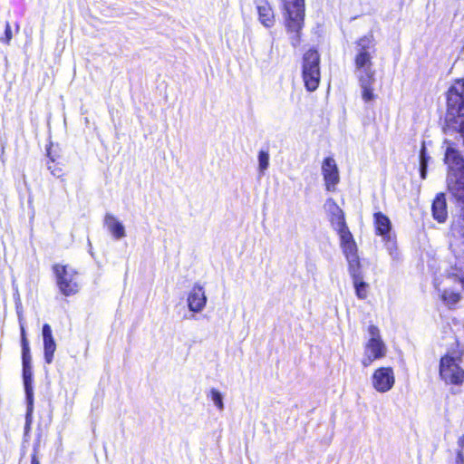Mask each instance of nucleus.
<instances>
[{
	"label": "nucleus",
	"instance_id": "423d86ee",
	"mask_svg": "<svg viewBox=\"0 0 464 464\" xmlns=\"http://www.w3.org/2000/svg\"><path fill=\"white\" fill-rule=\"evenodd\" d=\"M459 359L445 355L440 359V375L447 383L460 384L464 381V370L459 366Z\"/></svg>",
	"mask_w": 464,
	"mask_h": 464
},
{
	"label": "nucleus",
	"instance_id": "9d476101",
	"mask_svg": "<svg viewBox=\"0 0 464 464\" xmlns=\"http://www.w3.org/2000/svg\"><path fill=\"white\" fill-rule=\"evenodd\" d=\"M187 302L189 311L200 313L207 304L204 287L199 284H195L188 295Z\"/></svg>",
	"mask_w": 464,
	"mask_h": 464
},
{
	"label": "nucleus",
	"instance_id": "bb28decb",
	"mask_svg": "<svg viewBox=\"0 0 464 464\" xmlns=\"http://www.w3.org/2000/svg\"><path fill=\"white\" fill-rule=\"evenodd\" d=\"M427 173V158L425 156V147L424 145L421 148L420 150V177L421 179L426 178Z\"/></svg>",
	"mask_w": 464,
	"mask_h": 464
},
{
	"label": "nucleus",
	"instance_id": "39448f33",
	"mask_svg": "<svg viewBox=\"0 0 464 464\" xmlns=\"http://www.w3.org/2000/svg\"><path fill=\"white\" fill-rule=\"evenodd\" d=\"M320 56L316 50H308L303 57V79L306 89L313 92L320 82Z\"/></svg>",
	"mask_w": 464,
	"mask_h": 464
},
{
	"label": "nucleus",
	"instance_id": "72a5a7b5",
	"mask_svg": "<svg viewBox=\"0 0 464 464\" xmlns=\"http://www.w3.org/2000/svg\"><path fill=\"white\" fill-rule=\"evenodd\" d=\"M21 343H22V346H23V345H25V344H29V343H28V341H27V339H26V336H23V337L21 338Z\"/></svg>",
	"mask_w": 464,
	"mask_h": 464
},
{
	"label": "nucleus",
	"instance_id": "4be33fe9",
	"mask_svg": "<svg viewBox=\"0 0 464 464\" xmlns=\"http://www.w3.org/2000/svg\"><path fill=\"white\" fill-rule=\"evenodd\" d=\"M219 411L224 410L223 395L219 391L212 388L208 395Z\"/></svg>",
	"mask_w": 464,
	"mask_h": 464
},
{
	"label": "nucleus",
	"instance_id": "f8f14e48",
	"mask_svg": "<svg viewBox=\"0 0 464 464\" xmlns=\"http://www.w3.org/2000/svg\"><path fill=\"white\" fill-rule=\"evenodd\" d=\"M42 335L44 340V361L51 363L56 350V343L53 336L52 328L48 324L43 325Z\"/></svg>",
	"mask_w": 464,
	"mask_h": 464
},
{
	"label": "nucleus",
	"instance_id": "c756f323",
	"mask_svg": "<svg viewBox=\"0 0 464 464\" xmlns=\"http://www.w3.org/2000/svg\"><path fill=\"white\" fill-rule=\"evenodd\" d=\"M453 464H464V453L461 449H459L456 452V457Z\"/></svg>",
	"mask_w": 464,
	"mask_h": 464
},
{
	"label": "nucleus",
	"instance_id": "c9c22d12",
	"mask_svg": "<svg viewBox=\"0 0 464 464\" xmlns=\"http://www.w3.org/2000/svg\"><path fill=\"white\" fill-rule=\"evenodd\" d=\"M60 172H61V170H60V169H58V170H56V169L52 170V173H53V175H54V176H59V173H60Z\"/></svg>",
	"mask_w": 464,
	"mask_h": 464
},
{
	"label": "nucleus",
	"instance_id": "a878e982",
	"mask_svg": "<svg viewBox=\"0 0 464 464\" xmlns=\"http://www.w3.org/2000/svg\"><path fill=\"white\" fill-rule=\"evenodd\" d=\"M324 208L329 212L330 217L334 216L335 213L343 212L333 198H328L325 201Z\"/></svg>",
	"mask_w": 464,
	"mask_h": 464
},
{
	"label": "nucleus",
	"instance_id": "5701e85b",
	"mask_svg": "<svg viewBox=\"0 0 464 464\" xmlns=\"http://www.w3.org/2000/svg\"><path fill=\"white\" fill-rule=\"evenodd\" d=\"M330 222L334 231H338L347 227L343 212L338 214L335 213L334 216H331Z\"/></svg>",
	"mask_w": 464,
	"mask_h": 464
},
{
	"label": "nucleus",
	"instance_id": "ddd939ff",
	"mask_svg": "<svg viewBox=\"0 0 464 464\" xmlns=\"http://www.w3.org/2000/svg\"><path fill=\"white\" fill-rule=\"evenodd\" d=\"M103 222L115 240H120L126 237V230L123 224L112 214L107 213L104 216Z\"/></svg>",
	"mask_w": 464,
	"mask_h": 464
},
{
	"label": "nucleus",
	"instance_id": "dca6fc26",
	"mask_svg": "<svg viewBox=\"0 0 464 464\" xmlns=\"http://www.w3.org/2000/svg\"><path fill=\"white\" fill-rule=\"evenodd\" d=\"M432 216L439 223H443L448 218L447 204L444 194L437 195L432 203Z\"/></svg>",
	"mask_w": 464,
	"mask_h": 464
},
{
	"label": "nucleus",
	"instance_id": "6ab92c4d",
	"mask_svg": "<svg viewBox=\"0 0 464 464\" xmlns=\"http://www.w3.org/2000/svg\"><path fill=\"white\" fill-rule=\"evenodd\" d=\"M23 380L26 401L34 400L33 370L31 362H23Z\"/></svg>",
	"mask_w": 464,
	"mask_h": 464
},
{
	"label": "nucleus",
	"instance_id": "e433bc0d",
	"mask_svg": "<svg viewBox=\"0 0 464 464\" xmlns=\"http://www.w3.org/2000/svg\"><path fill=\"white\" fill-rule=\"evenodd\" d=\"M459 282L461 283L462 288L464 289V279H460Z\"/></svg>",
	"mask_w": 464,
	"mask_h": 464
},
{
	"label": "nucleus",
	"instance_id": "7c9ffc66",
	"mask_svg": "<svg viewBox=\"0 0 464 464\" xmlns=\"http://www.w3.org/2000/svg\"><path fill=\"white\" fill-rule=\"evenodd\" d=\"M14 298H15V307H16L17 314L20 317L22 304H21L20 295H19L18 292H16V294L14 295Z\"/></svg>",
	"mask_w": 464,
	"mask_h": 464
},
{
	"label": "nucleus",
	"instance_id": "c85d7f7f",
	"mask_svg": "<svg viewBox=\"0 0 464 464\" xmlns=\"http://www.w3.org/2000/svg\"><path fill=\"white\" fill-rule=\"evenodd\" d=\"M22 361L25 363L32 361L29 344L22 346Z\"/></svg>",
	"mask_w": 464,
	"mask_h": 464
},
{
	"label": "nucleus",
	"instance_id": "f704fd0d",
	"mask_svg": "<svg viewBox=\"0 0 464 464\" xmlns=\"http://www.w3.org/2000/svg\"><path fill=\"white\" fill-rule=\"evenodd\" d=\"M23 336H26V335H25V330H24V325H21V338H22Z\"/></svg>",
	"mask_w": 464,
	"mask_h": 464
},
{
	"label": "nucleus",
	"instance_id": "20e7f679",
	"mask_svg": "<svg viewBox=\"0 0 464 464\" xmlns=\"http://www.w3.org/2000/svg\"><path fill=\"white\" fill-rule=\"evenodd\" d=\"M59 291L65 296L77 294L80 290L77 272L68 266L56 264L53 267Z\"/></svg>",
	"mask_w": 464,
	"mask_h": 464
},
{
	"label": "nucleus",
	"instance_id": "6e6552de",
	"mask_svg": "<svg viewBox=\"0 0 464 464\" xmlns=\"http://www.w3.org/2000/svg\"><path fill=\"white\" fill-rule=\"evenodd\" d=\"M373 219L376 234L382 237L390 254L392 255V250L396 247L395 242L392 238V222L390 218L382 212H376L373 215Z\"/></svg>",
	"mask_w": 464,
	"mask_h": 464
},
{
	"label": "nucleus",
	"instance_id": "2eb2a0df",
	"mask_svg": "<svg viewBox=\"0 0 464 464\" xmlns=\"http://www.w3.org/2000/svg\"><path fill=\"white\" fill-rule=\"evenodd\" d=\"M445 163L449 166V172L464 169V160L458 150L449 146L445 153Z\"/></svg>",
	"mask_w": 464,
	"mask_h": 464
},
{
	"label": "nucleus",
	"instance_id": "9b49d317",
	"mask_svg": "<svg viewBox=\"0 0 464 464\" xmlns=\"http://www.w3.org/2000/svg\"><path fill=\"white\" fill-rule=\"evenodd\" d=\"M447 185L449 191L458 199L464 201V169L448 172Z\"/></svg>",
	"mask_w": 464,
	"mask_h": 464
},
{
	"label": "nucleus",
	"instance_id": "b1692460",
	"mask_svg": "<svg viewBox=\"0 0 464 464\" xmlns=\"http://www.w3.org/2000/svg\"><path fill=\"white\" fill-rule=\"evenodd\" d=\"M27 408H26V415H25V425H24V434H28L31 430V424L33 421V411H34V400L26 401Z\"/></svg>",
	"mask_w": 464,
	"mask_h": 464
},
{
	"label": "nucleus",
	"instance_id": "f257e3e1",
	"mask_svg": "<svg viewBox=\"0 0 464 464\" xmlns=\"http://www.w3.org/2000/svg\"><path fill=\"white\" fill-rule=\"evenodd\" d=\"M376 53V43L372 34L359 38L355 43L354 72L362 91L363 102H370L376 99L373 85L375 70L372 59Z\"/></svg>",
	"mask_w": 464,
	"mask_h": 464
},
{
	"label": "nucleus",
	"instance_id": "2f4dec72",
	"mask_svg": "<svg viewBox=\"0 0 464 464\" xmlns=\"http://www.w3.org/2000/svg\"><path fill=\"white\" fill-rule=\"evenodd\" d=\"M458 446L463 450L464 449V434L458 439Z\"/></svg>",
	"mask_w": 464,
	"mask_h": 464
},
{
	"label": "nucleus",
	"instance_id": "f03ea898",
	"mask_svg": "<svg viewBox=\"0 0 464 464\" xmlns=\"http://www.w3.org/2000/svg\"><path fill=\"white\" fill-rule=\"evenodd\" d=\"M285 15V26L293 46L300 44L301 30L304 19V0H282Z\"/></svg>",
	"mask_w": 464,
	"mask_h": 464
},
{
	"label": "nucleus",
	"instance_id": "0eeeda50",
	"mask_svg": "<svg viewBox=\"0 0 464 464\" xmlns=\"http://www.w3.org/2000/svg\"><path fill=\"white\" fill-rule=\"evenodd\" d=\"M372 385L381 393L388 392L395 383V375L392 367H380L376 369L371 378Z\"/></svg>",
	"mask_w": 464,
	"mask_h": 464
},
{
	"label": "nucleus",
	"instance_id": "4468645a",
	"mask_svg": "<svg viewBox=\"0 0 464 464\" xmlns=\"http://www.w3.org/2000/svg\"><path fill=\"white\" fill-rule=\"evenodd\" d=\"M256 9L258 13V20L265 27H272L275 24V14L270 5L262 0L256 2Z\"/></svg>",
	"mask_w": 464,
	"mask_h": 464
},
{
	"label": "nucleus",
	"instance_id": "a211bd4d",
	"mask_svg": "<svg viewBox=\"0 0 464 464\" xmlns=\"http://www.w3.org/2000/svg\"><path fill=\"white\" fill-rule=\"evenodd\" d=\"M349 273L353 278L357 297L359 299H365L368 295V285L362 280L360 268L354 271H349Z\"/></svg>",
	"mask_w": 464,
	"mask_h": 464
},
{
	"label": "nucleus",
	"instance_id": "cd10ccee",
	"mask_svg": "<svg viewBox=\"0 0 464 464\" xmlns=\"http://www.w3.org/2000/svg\"><path fill=\"white\" fill-rule=\"evenodd\" d=\"M13 38V34L11 30V26L8 22L5 24V36L0 38V41L5 44H9L11 39Z\"/></svg>",
	"mask_w": 464,
	"mask_h": 464
},
{
	"label": "nucleus",
	"instance_id": "1a4fd4ad",
	"mask_svg": "<svg viewBox=\"0 0 464 464\" xmlns=\"http://www.w3.org/2000/svg\"><path fill=\"white\" fill-rule=\"evenodd\" d=\"M322 173L328 191H334L340 181L339 169L334 158L327 157L322 164Z\"/></svg>",
	"mask_w": 464,
	"mask_h": 464
},
{
	"label": "nucleus",
	"instance_id": "412c9836",
	"mask_svg": "<svg viewBox=\"0 0 464 464\" xmlns=\"http://www.w3.org/2000/svg\"><path fill=\"white\" fill-rule=\"evenodd\" d=\"M269 167V153L268 151L260 150L258 153V172L263 176Z\"/></svg>",
	"mask_w": 464,
	"mask_h": 464
},
{
	"label": "nucleus",
	"instance_id": "393cba45",
	"mask_svg": "<svg viewBox=\"0 0 464 464\" xmlns=\"http://www.w3.org/2000/svg\"><path fill=\"white\" fill-rule=\"evenodd\" d=\"M336 233L340 237V245L341 246L355 242L348 227H345L336 231Z\"/></svg>",
	"mask_w": 464,
	"mask_h": 464
},
{
	"label": "nucleus",
	"instance_id": "aec40b11",
	"mask_svg": "<svg viewBox=\"0 0 464 464\" xmlns=\"http://www.w3.org/2000/svg\"><path fill=\"white\" fill-rule=\"evenodd\" d=\"M440 297L449 307L455 305L460 300V295L459 293L450 290H444Z\"/></svg>",
	"mask_w": 464,
	"mask_h": 464
},
{
	"label": "nucleus",
	"instance_id": "f3484780",
	"mask_svg": "<svg viewBox=\"0 0 464 464\" xmlns=\"http://www.w3.org/2000/svg\"><path fill=\"white\" fill-rule=\"evenodd\" d=\"M343 255L349 265V271H354L361 267L360 259L357 254L356 243H350L341 246Z\"/></svg>",
	"mask_w": 464,
	"mask_h": 464
},
{
	"label": "nucleus",
	"instance_id": "7ed1b4c3",
	"mask_svg": "<svg viewBox=\"0 0 464 464\" xmlns=\"http://www.w3.org/2000/svg\"><path fill=\"white\" fill-rule=\"evenodd\" d=\"M369 340L364 345L362 364L364 367L370 366L374 361L385 357L387 347L381 338L380 330L377 326L371 324L368 327Z\"/></svg>",
	"mask_w": 464,
	"mask_h": 464
},
{
	"label": "nucleus",
	"instance_id": "473e14b6",
	"mask_svg": "<svg viewBox=\"0 0 464 464\" xmlns=\"http://www.w3.org/2000/svg\"><path fill=\"white\" fill-rule=\"evenodd\" d=\"M31 464H40V462H39V460H38V459L36 458L35 455H34L32 457Z\"/></svg>",
	"mask_w": 464,
	"mask_h": 464
}]
</instances>
